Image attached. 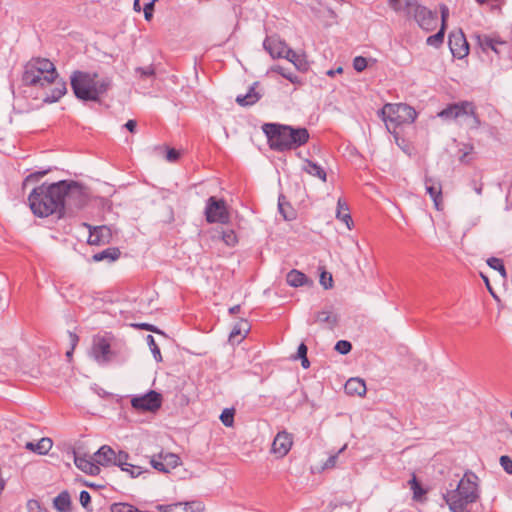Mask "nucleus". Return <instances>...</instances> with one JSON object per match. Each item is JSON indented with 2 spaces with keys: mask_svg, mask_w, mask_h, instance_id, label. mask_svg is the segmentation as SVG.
I'll list each match as a JSON object with an SVG mask.
<instances>
[{
  "mask_svg": "<svg viewBox=\"0 0 512 512\" xmlns=\"http://www.w3.org/2000/svg\"><path fill=\"white\" fill-rule=\"evenodd\" d=\"M54 507L59 512H70L71 510V499L67 491H62L54 498Z\"/></svg>",
  "mask_w": 512,
  "mask_h": 512,
  "instance_id": "30",
  "label": "nucleus"
},
{
  "mask_svg": "<svg viewBox=\"0 0 512 512\" xmlns=\"http://www.w3.org/2000/svg\"><path fill=\"white\" fill-rule=\"evenodd\" d=\"M389 6L395 11L399 12L401 10L400 0H388Z\"/></svg>",
  "mask_w": 512,
  "mask_h": 512,
  "instance_id": "59",
  "label": "nucleus"
},
{
  "mask_svg": "<svg viewBox=\"0 0 512 512\" xmlns=\"http://www.w3.org/2000/svg\"><path fill=\"white\" fill-rule=\"evenodd\" d=\"M133 8L136 12L141 11L140 0H134Z\"/></svg>",
  "mask_w": 512,
  "mask_h": 512,
  "instance_id": "64",
  "label": "nucleus"
},
{
  "mask_svg": "<svg viewBox=\"0 0 512 512\" xmlns=\"http://www.w3.org/2000/svg\"><path fill=\"white\" fill-rule=\"evenodd\" d=\"M62 192L60 200L63 203V216L66 212H74L85 206L88 201V195L82 185L75 181L57 182Z\"/></svg>",
  "mask_w": 512,
  "mask_h": 512,
  "instance_id": "7",
  "label": "nucleus"
},
{
  "mask_svg": "<svg viewBox=\"0 0 512 512\" xmlns=\"http://www.w3.org/2000/svg\"><path fill=\"white\" fill-rule=\"evenodd\" d=\"M286 281L288 285L292 287H301L310 282L308 277L303 272L296 269L291 270L287 274Z\"/></svg>",
  "mask_w": 512,
  "mask_h": 512,
  "instance_id": "27",
  "label": "nucleus"
},
{
  "mask_svg": "<svg viewBox=\"0 0 512 512\" xmlns=\"http://www.w3.org/2000/svg\"><path fill=\"white\" fill-rule=\"evenodd\" d=\"M70 83L75 96L83 101H98L111 86V79L95 72L74 71Z\"/></svg>",
  "mask_w": 512,
  "mask_h": 512,
  "instance_id": "4",
  "label": "nucleus"
},
{
  "mask_svg": "<svg viewBox=\"0 0 512 512\" xmlns=\"http://www.w3.org/2000/svg\"><path fill=\"white\" fill-rule=\"evenodd\" d=\"M120 250L116 247L107 248L99 253L93 255L95 262L107 261L109 263L114 262L120 257Z\"/></svg>",
  "mask_w": 512,
  "mask_h": 512,
  "instance_id": "29",
  "label": "nucleus"
},
{
  "mask_svg": "<svg viewBox=\"0 0 512 512\" xmlns=\"http://www.w3.org/2000/svg\"><path fill=\"white\" fill-rule=\"evenodd\" d=\"M69 341H70L72 350H74L79 342V337L75 333L69 332Z\"/></svg>",
  "mask_w": 512,
  "mask_h": 512,
  "instance_id": "55",
  "label": "nucleus"
},
{
  "mask_svg": "<svg viewBox=\"0 0 512 512\" xmlns=\"http://www.w3.org/2000/svg\"><path fill=\"white\" fill-rule=\"evenodd\" d=\"M481 277L482 279L484 280L485 284H486V287L487 289L489 290V292L491 293V295L496 298V295L494 294L493 290H492V287L490 285V282H489V279L487 276H485L484 274H481Z\"/></svg>",
  "mask_w": 512,
  "mask_h": 512,
  "instance_id": "60",
  "label": "nucleus"
},
{
  "mask_svg": "<svg viewBox=\"0 0 512 512\" xmlns=\"http://www.w3.org/2000/svg\"><path fill=\"white\" fill-rule=\"evenodd\" d=\"M449 16V10L448 8L443 5L441 6V20H442V26L444 25L445 26V23H446V20Z\"/></svg>",
  "mask_w": 512,
  "mask_h": 512,
  "instance_id": "56",
  "label": "nucleus"
},
{
  "mask_svg": "<svg viewBox=\"0 0 512 512\" xmlns=\"http://www.w3.org/2000/svg\"><path fill=\"white\" fill-rule=\"evenodd\" d=\"M443 120H460L466 123L471 129H477L480 126V120L476 114V107L470 101H461L448 105L438 113Z\"/></svg>",
  "mask_w": 512,
  "mask_h": 512,
  "instance_id": "8",
  "label": "nucleus"
},
{
  "mask_svg": "<svg viewBox=\"0 0 512 512\" xmlns=\"http://www.w3.org/2000/svg\"><path fill=\"white\" fill-rule=\"evenodd\" d=\"M48 172H49V170H45V171H41V172H36V173L30 174L29 176H27L26 180L29 181V180H31L33 178L39 179V178L43 177L44 175H46Z\"/></svg>",
  "mask_w": 512,
  "mask_h": 512,
  "instance_id": "58",
  "label": "nucleus"
},
{
  "mask_svg": "<svg viewBox=\"0 0 512 512\" xmlns=\"http://www.w3.org/2000/svg\"><path fill=\"white\" fill-rule=\"evenodd\" d=\"M405 9L407 14L412 15L422 29L431 31L436 26V12H432L425 6L419 4L417 0H405Z\"/></svg>",
  "mask_w": 512,
  "mask_h": 512,
  "instance_id": "9",
  "label": "nucleus"
},
{
  "mask_svg": "<svg viewBox=\"0 0 512 512\" xmlns=\"http://www.w3.org/2000/svg\"><path fill=\"white\" fill-rule=\"evenodd\" d=\"M476 43L483 52L489 51L492 45H506V42L500 41L486 34L475 35Z\"/></svg>",
  "mask_w": 512,
  "mask_h": 512,
  "instance_id": "28",
  "label": "nucleus"
},
{
  "mask_svg": "<svg viewBox=\"0 0 512 512\" xmlns=\"http://www.w3.org/2000/svg\"><path fill=\"white\" fill-rule=\"evenodd\" d=\"M109 229L106 226L95 227L90 231L88 243L91 245H99L105 242V239L109 238Z\"/></svg>",
  "mask_w": 512,
  "mask_h": 512,
  "instance_id": "24",
  "label": "nucleus"
},
{
  "mask_svg": "<svg viewBox=\"0 0 512 512\" xmlns=\"http://www.w3.org/2000/svg\"><path fill=\"white\" fill-rule=\"evenodd\" d=\"M263 130L271 142V147L278 151L295 149L309 140V132L306 128L270 123L265 124Z\"/></svg>",
  "mask_w": 512,
  "mask_h": 512,
  "instance_id": "5",
  "label": "nucleus"
},
{
  "mask_svg": "<svg viewBox=\"0 0 512 512\" xmlns=\"http://www.w3.org/2000/svg\"><path fill=\"white\" fill-rule=\"evenodd\" d=\"M344 389L348 395H357L361 397L366 393V384L365 381L360 378H350L346 382Z\"/></svg>",
  "mask_w": 512,
  "mask_h": 512,
  "instance_id": "21",
  "label": "nucleus"
},
{
  "mask_svg": "<svg viewBox=\"0 0 512 512\" xmlns=\"http://www.w3.org/2000/svg\"><path fill=\"white\" fill-rule=\"evenodd\" d=\"M301 365L305 369H307L310 366V362L307 357L301 358Z\"/></svg>",
  "mask_w": 512,
  "mask_h": 512,
  "instance_id": "63",
  "label": "nucleus"
},
{
  "mask_svg": "<svg viewBox=\"0 0 512 512\" xmlns=\"http://www.w3.org/2000/svg\"><path fill=\"white\" fill-rule=\"evenodd\" d=\"M408 484L410 486V489L413 491V499L417 502H422L424 496L427 493V490H425L420 485L415 475H413L412 479L408 482Z\"/></svg>",
  "mask_w": 512,
  "mask_h": 512,
  "instance_id": "31",
  "label": "nucleus"
},
{
  "mask_svg": "<svg viewBox=\"0 0 512 512\" xmlns=\"http://www.w3.org/2000/svg\"><path fill=\"white\" fill-rule=\"evenodd\" d=\"M221 239L228 246H234L237 243V236L233 230H223Z\"/></svg>",
  "mask_w": 512,
  "mask_h": 512,
  "instance_id": "42",
  "label": "nucleus"
},
{
  "mask_svg": "<svg viewBox=\"0 0 512 512\" xmlns=\"http://www.w3.org/2000/svg\"><path fill=\"white\" fill-rule=\"evenodd\" d=\"M278 209L285 220L294 219L295 215L288 203L285 202V197L280 196L278 199Z\"/></svg>",
  "mask_w": 512,
  "mask_h": 512,
  "instance_id": "33",
  "label": "nucleus"
},
{
  "mask_svg": "<svg viewBox=\"0 0 512 512\" xmlns=\"http://www.w3.org/2000/svg\"><path fill=\"white\" fill-rule=\"evenodd\" d=\"M289 60L294 66L300 71H306L308 69V61L304 54H299L294 50L290 49L287 51L286 56L284 57Z\"/></svg>",
  "mask_w": 512,
  "mask_h": 512,
  "instance_id": "26",
  "label": "nucleus"
},
{
  "mask_svg": "<svg viewBox=\"0 0 512 512\" xmlns=\"http://www.w3.org/2000/svg\"><path fill=\"white\" fill-rule=\"evenodd\" d=\"M124 472H128L132 478L138 477L142 474V468L140 466L132 465L129 463V470H123Z\"/></svg>",
  "mask_w": 512,
  "mask_h": 512,
  "instance_id": "52",
  "label": "nucleus"
},
{
  "mask_svg": "<svg viewBox=\"0 0 512 512\" xmlns=\"http://www.w3.org/2000/svg\"><path fill=\"white\" fill-rule=\"evenodd\" d=\"M336 218L345 223L347 228L350 230L353 227V220L349 213L347 203L341 198L337 201Z\"/></svg>",
  "mask_w": 512,
  "mask_h": 512,
  "instance_id": "23",
  "label": "nucleus"
},
{
  "mask_svg": "<svg viewBox=\"0 0 512 512\" xmlns=\"http://www.w3.org/2000/svg\"><path fill=\"white\" fill-rule=\"evenodd\" d=\"M426 192L430 195L434 202V206L437 210L442 209L443 198H442V186L441 183L432 178H425Z\"/></svg>",
  "mask_w": 512,
  "mask_h": 512,
  "instance_id": "17",
  "label": "nucleus"
},
{
  "mask_svg": "<svg viewBox=\"0 0 512 512\" xmlns=\"http://www.w3.org/2000/svg\"><path fill=\"white\" fill-rule=\"evenodd\" d=\"M124 126L127 130L134 133L136 130L137 122L135 120H128Z\"/></svg>",
  "mask_w": 512,
  "mask_h": 512,
  "instance_id": "57",
  "label": "nucleus"
},
{
  "mask_svg": "<svg viewBox=\"0 0 512 512\" xmlns=\"http://www.w3.org/2000/svg\"><path fill=\"white\" fill-rule=\"evenodd\" d=\"M136 73H138L141 77H151L155 74V70L152 66L138 67L136 68Z\"/></svg>",
  "mask_w": 512,
  "mask_h": 512,
  "instance_id": "50",
  "label": "nucleus"
},
{
  "mask_svg": "<svg viewBox=\"0 0 512 512\" xmlns=\"http://www.w3.org/2000/svg\"><path fill=\"white\" fill-rule=\"evenodd\" d=\"M320 283L325 289L332 288L333 286V278L332 275L328 272H323L320 276Z\"/></svg>",
  "mask_w": 512,
  "mask_h": 512,
  "instance_id": "48",
  "label": "nucleus"
},
{
  "mask_svg": "<svg viewBox=\"0 0 512 512\" xmlns=\"http://www.w3.org/2000/svg\"><path fill=\"white\" fill-rule=\"evenodd\" d=\"M487 264L490 268L497 270L500 273L503 280L507 279V272L501 259L491 257L487 260Z\"/></svg>",
  "mask_w": 512,
  "mask_h": 512,
  "instance_id": "34",
  "label": "nucleus"
},
{
  "mask_svg": "<svg viewBox=\"0 0 512 512\" xmlns=\"http://www.w3.org/2000/svg\"><path fill=\"white\" fill-rule=\"evenodd\" d=\"M22 81L26 86L39 88L46 103L58 101L67 91L66 83L58 80L53 62L47 58H32L24 66Z\"/></svg>",
  "mask_w": 512,
  "mask_h": 512,
  "instance_id": "1",
  "label": "nucleus"
},
{
  "mask_svg": "<svg viewBox=\"0 0 512 512\" xmlns=\"http://www.w3.org/2000/svg\"><path fill=\"white\" fill-rule=\"evenodd\" d=\"M240 309H241V306L240 305H235V306H232L231 308H229V313L231 315L233 314H237L240 312Z\"/></svg>",
  "mask_w": 512,
  "mask_h": 512,
  "instance_id": "62",
  "label": "nucleus"
},
{
  "mask_svg": "<svg viewBox=\"0 0 512 512\" xmlns=\"http://www.w3.org/2000/svg\"><path fill=\"white\" fill-rule=\"evenodd\" d=\"M61 188L58 183L42 184L32 190L28 197L29 206L37 217H48L56 214L63 216V203L60 200Z\"/></svg>",
  "mask_w": 512,
  "mask_h": 512,
  "instance_id": "3",
  "label": "nucleus"
},
{
  "mask_svg": "<svg viewBox=\"0 0 512 512\" xmlns=\"http://www.w3.org/2000/svg\"><path fill=\"white\" fill-rule=\"evenodd\" d=\"M157 0H151L149 3H147L144 8V17L147 21H150L153 17V11H154V4Z\"/></svg>",
  "mask_w": 512,
  "mask_h": 512,
  "instance_id": "49",
  "label": "nucleus"
},
{
  "mask_svg": "<svg viewBox=\"0 0 512 512\" xmlns=\"http://www.w3.org/2000/svg\"><path fill=\"white\" fill-rule=\"evenodd\" d=\"M52 446L53 442L50 438H41L37 443H35V452L40 455L47 454L51 450Z\"/></svg>",
  "mask_w": 512,
  "mask_h": 512,
  "instance_id": "35",
  "label": "nucleus"
},
{
  "mask_svg": "<svg viewBox=\"0 0 512 512\" xmlns=\"http://www.w3.org/2000/svg\"><path fill=\"white\" fill-rule=\"evenodd\" d=\"M347 448V444H345L342 448H340L338 450L337 453L335 454H332L329 456V458L325 461L324 465H323V469H330V468H334L336 466V463H337V459L339 457V455Z\"/></svg>",
  "mask_w": 512,
  "mask_h": 512,
  "instance_id": "43",
  "label": "nucleus"
},
{
  "mask_svg": "<svg viewBox=\"0 0 512 512\" xmlns=\"http://www.w3.org/2000/svg\"><path fill=\"white\" fill-rule=\"evenodd\" d=\"M133 327H136L138 329L154 332L156 334H160L165 336V333L159 330L156 326L149 324V323H138V324H132Z\"/></svg>",
  "mask_w": 512,
  "mask_h": 512,
  "instance_id": "45",
  "label": "nucleus"
},
{
  "mask_svg": "<svg viewBox=\"0 0 512 512\" xmlns=\"http://www.w3.org/2000/svg\"><path fill=\"white\" fill-rule=\"evenodd\" d=\"M179 158V152L175 149H169L166 154V159L169 162H174Z\"/></svg>",
  "mask_w": 512,
  "mask_h": 512,
  "instance_id": "53",
  "label": "nucleus"
},
{
  "mask_svg": "<svg viewBox=\"0 0 512 512\" xmlns=\"http://www.w3.org/2000/svg\"><path fill=\"white\" fill-rule=\"evenodd\" d=\"M146 340H147V344L153 354V357L154 359L156 360V362H161L162 361V355H161V352H160V349L158 347V345L156 344L155 342V339L152 335H148L146 337Z\"/></svg>",
  "mask_w": 512,
  "mask_h": 512,
  "instance_id": "38",
  "label": "nucleus"
},
{
  "mask_svg": "<svg viewBox=\"0 0 512 512\" xmlns=\"http://www.w3.org/2000/svg\"><path fill=\"white\" fill-rule=\"evenodd\" d=\"M128 459L129 455L127 452L119 451L118 454L115 453V460L113 465L120 467L121 470H129Z\"/></svg>",
  "mask_w": 512,
  "mask_h": 512,
  "instance_id": "36",
  "label": "nucleus"
},
{
  "mask_svg": "<svg viewBox=\"0 0 512 512\" xmlns=\"http://www.w3.org/2000/svg\"><path fill=\"white\" fill-rule=\"evenodd\" d=\"M342 72H343L342 67H338L336 70H333V69L328 70L326 74H327L328 76H330V77H333V76H335L337 73H342Z\"/></svg>",
  "mask_w": 512,
  "mask_h": 512,
  "instance_id": "61",
  "label": "nucleus"
},
{
  "mask_svg": "<svg viewBox=\"0 0 512 512\" xmlns=\"http://www.w3.org/2000/svg\"><path fill=\"white\" fill-rule=\"evenodd\" d=\"M152 467L160 472L169 473L172 469L180 465V457L174 453H160L153 456L150 461Z\"/></svg>",
  "mask_w": 512,
  "mask_h": 512,
  "instance_id": "13",
  "label": "nucleus"
},
{
  "mask_svg": "<svg viewBox=\"0 0 512 512\" xmlns=\"http://www.w3.org/2000/svg\"><path fill=\"white\" fill-rule=\"evenodd\" d=\"M258 83H254L248 90L245 95H238L236 97V102L240 106H250L258 102L261 98L260 93L256 90Z\"/></svg>",
  "mask_w": 512,
  "mask_h": 512,
  "instance_id": "22",
  "label": "nucleus"
},
{
  "mask_svg": "<svg viewBox=\"0 0 512 512\" xmlns=\"http://www.w3.org/2000/svg\"><path fill=\"white\" fill-rule=\"evenodd\" d=\"M316 321L327 324L329 328H334L338 322V317L330 311H321L317 314Z\"/></svg>",
  "mask_w": 512,
  "mask_h": 512,
  "instance_id": "32",
  "label": "nucleus"
},
{
  "mask_svg": "<svg viewBox=\"0 0 512 512\" xmlns=\"http://www.w3.org/2000/svg\"><path fill=\"white\" fill-rule=\"evenodd\" d=\"M367 67V60L366 58L362 57V56H357L354 58L353 60V68L357 71V72H362L363 70H365Z\"/></svg>",
  "mask_w": 512,
  "mask_h": 512,
  "instance_id": "46",
  "label": "nucleus"
},
{
  "mask_svg": "<svg viewBox=\"0 0 512 512\" xmlns=\"http://www.w3.org/2000/svg\"><path fill=\"white\" fill-rule=\"evenodd\" d=\"M205 217L208 223H228L230 214L226 202L214 196L209 197L206 201Z\"/></svg>",
  "mask_w": 512,
  "mask_h": 512,
  "instance_id": "10",
  "label": "nucleus"
},
{
  "mask_svg": "<svg viewBox=\"0 0 512 512\" xmlns=\"http://www.w3.org/2000/svg\"><path fill=\"white\" fill-rule=\"evenodd\" d=\"M136 507L128 503H113L110 507L111 512H136Z\"/></svg>",
  "mask_w": 512,
  "mask_h": 512,
  "instance_id": "41",
  "label": "nucleus"
},
{
  "mask_svg": "<svg viewBox=\"0 0 512 512\" xmlns=\"http://www.w3.org/2000/svg\"><path fill=\"white\" fill-rule=\"evenodd\" d=\"M292 445H293L292 434L283 430V431L278 432V434L275 436L273 443H272L271 451H272V453L276 454L278 457H284L289 453Z\"/></svg>",
  "mask_w": 512,
  "mask_h": 512,
  "instance_id": "15",
  "label": "nucleus"
},
{
  "mask_svg": "<svg viewBox=\"0 0 512 512\" xmlns=\"http://www.w3.org/2000/svg\"><path fill=\"white\" fill-rule=\"evenodd\" d=\"M74 463L78 469L89 474V475H98L100 473L99 465L94 461V459L87 458L86 456L75 455Z\"/></svg>",
  "mask_w": 512,
  "mask_h": 512,
  "instance_id": "19",
  "label": "nucleus"
},
{
  "mask_svg": "<svg viewBox=\"0 0 512 512\" xmlns=\"http://www.w3.org/2000/svg\"><path fill=\"white\" fill-rule=\"evenodd\" d=\"M249 330V323L246 320L241 319L238 323L235 324L232 331L230 332L229 342L232 344L240 343L245 338Z\"/></svg>",
  "mask_w": 512,
  "mask_h": 512,
  "instance_id": "20",
  "label": "nucleus"
},
{
  "mask_svg": "<svg viewBox=\"0 0 512 512\" xmlns=\"http://www.w3.org/2000/svg\"><path fill=\"white\" fill-rule=\"evenodd\" d=\"M444 33L445 28L444 25L441 26V29L434 35H431L427 38V44L434 47H439L444 41Z\"/></svg>",
  "mask_w": 512,
  "mask_h": 512,
  "instance_id": "37",
  "label": "nucleus"
},
{
  "mask_svg": "<svg viewBox=\"0 0 512 512\" xmlns=\"http://www.w3.org/2000/svg\"><path fill=\"white\" fill-rule=\"evenodd\" d=\"M379 115L389 132L394 131L399 125L413 123L417 117L415 109L403 103H388L379 111Z\"/></svg>",
  "mask_w": 512,
  "mask_h": 512,
  "instance_id": "6",
  "label": "nucleus"
},
{
  "mask_svg": "<svg viewBox=\"0 0 512 512\" xmlns=\"http://www.w3.org/2000/svg\"><path fill=\"white\" fill-rule=\"evenodd\" d=\"M93 459L99 466H113L115 451L110 446L103 445L94 453Z\"/></svg>",
  "mask_w": 512,
  "mask_h": 512,
  "instance_id": "18",
  "label": "nucleus"
},
{
  "mask_svg": "<svg viewBox=\"0 0 512 512\" xmlns=\"http://www.w3.org/2000/svg\"><path fill=\"white\" fill-rule=\"evenodd\" d=\"M79 500H80L81 505L85 509L89 510L88 506H89L90 501H91V496H90V494L87 491L83 490V491L80 492Z\"/></svg>",
  "mask_w": 512,
  "mask_h": 512,
  "instance_id": "51",
  "label": "nucleus"
},
{
  "mask_svg": "<svg viewBox=\"0 0 512 512\" xmlns=\"http://www.w3.org/2000/svg\"><path fill=\"white\" fill-rule=\"evenodd\" d=\"M220 420L226 427H232L234 423V409H224L220 415Z\"/></svg>",
  "mask_w": 512,
  "mask_h": 512,
  "instance_id": "40",
  "label": "nucleus"
},
{
  "mask_svg": "<svg viewBox=\"0 0 512 512\" xmlns=\"http://www.w3.org/2000/svg\"><path fill=\"white\" fill-rule=\"evenodd\" d=\"M91 357L100 365H106L112 361L114 352L109 341L104 337H95L90 351Z\"/></svg>",
  "mask_w": 512,
  "mask_h": 512,
  "instance_id": "11",
  "label": "nucleus"
},
{
  "mask_svg": "<svg viewBox=\"0 0 512 512\" xmlns=\"http://www.w3.org/2000/svg\"><path fill=\"white\" fill-rule=\"evenodd\" d=\"M500 465L505 472H507L508 474H512V459L509 456H501Z\"/></svg>",
  "mask_w": 512,
  "mask_h": 512,
  "instance_id": "47",
  "label": "nucleus"
},
{
  "mask_svg": "<svg viewBox=\"0 0 512 512\" xmlns=\"http://www.w3.org/2000/svg\"><path fill=\"white\" fill-rule=\"evenodd\" d=\"M263 46L272 58H284L289 50L287 44L275 36L267 37Z\"/></svg>",
  "mask_w": 512,
  "mask_h": 512,
  "instance_id": "16",
  "label": "nucleus"
},
{
  "mask_svg": "<svg viewBox=\"0 0 512 512\" xmlns=\"http://www.w3.org/2000/svg\"><path fill=\"white\" fill-rule=\"evenodd\" d=\"M162 396L156 391H149L148 393L134 397L131 400V405L134 409L139 411L154 412L161 407Z\"/></svg>",
  "mask_w": 512,
  "mask_h": 512,
  "instance_id": "12",
  "label": "nucleus"
},
{
  "mask_svg": "<svg viewBox=\"0 0 512 512\" xmlns=\"http://www.w3.org/2000/svg\"><path fill=\"white\" fill-rule=\"evenodd\" d=\"M448 43L454 57L462 59L468 55L469 44L461 30L451 32L448 37Z\"/></svg>",
  "mask_w": 512,
  "mask_h": 512,
  "instance_id": "14",
  "label": "nucleus"
},
{
  "mask_svg": "<svg viewBox=\"0 0 512 512\" xmlns=\"http://www.w3.org/2000/svg\"><path fill=\"white\" fill-rule=\"evenodd\" d=\"M478 480L475 473L467 471L455 488L450 484L451 488L443 493V499L451 512H470V506L480 498Z\"/></svg>",
  "mask_w": 512,
  "mask_h": 512,
  "instance_id": "2",
  "label": "nucleus"
},
{
  "mask_svg": "<svg viewBox=\"0 0 512 512\" xmlns=\"http://www.w3.org/2000/svg\"><path fill=\"white\" fill-rule=\"evenodd\" d=\"M302 169L309 175L317 177L323 182H326L327 180V174L325 170L320 165L314 163L313 161L306 159L303 163Z\"/></svg>",
  "mask_w": 512,
  "mask_h": 512,
  "instance_id": "25",
  "label": "nucleus"
},
{
  "mask_svg": "<svg viewBox=\"0 0 512 512\" xmlns=\"http://www.w3.org/2000/svg\"><path fill=\"white\" fill-rule=\"evenodd\" d=\"M351 349L352 344L346 340H339L335 345V350L342 355L348 354Z\"/></svg>",
  "mask_w": 512,
  "mask_h": 512,
  "instance_id": "44",
  "label": "nucleus"
},
{
  "mask_svg": "<svg viewBox=\"0 0 512 512\" xmlns=\"http://www.w3.org/2000/svg\"><path fill=\"white\" fill-rule=\"evenodd\" d=\"M273 70L275 72L279 73L281 76H283L284 78H286L293 84L300 83L299 77L297 75H295L294 73L287 71V69H285L284 67L276 66Z\"/></svg>",
  "mask_w": 512,
  "mask_h": 512,
  "instance_id": "39",
  "label": "nucleus"
},
{
  "mask_svg": "<svg viewBox=\"0 0 512 512\" xmlns=\"http://www.w3.org/2000/svg\"><path fill=\"white\" fill-rule=\"evenodd\" d=\"M307 346L304 344V343H301L299 346H298V350H297V357L298 358H303V357H307Z\"/></svg>",
  "mask_w": 512,
  "mask_h": 512,
  "instance_id": "54",
  "label": "nucleus"
}]
</instances>
